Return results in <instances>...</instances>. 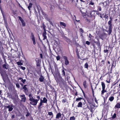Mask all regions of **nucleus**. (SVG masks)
Here are the masks:
<instances>
[{"mask_svg":"<svg viewBox=\"0 0 120 120\" xmlns=\"http://www.w3.org/2000/svg\"><path fill=\"white\" fill-rule=\"evenodd\" d=\"M37 99H35L34 98L32 99H30V103L33 105H36L38 101L39 100L40 97L39 96H38L37 97Z\"/></svg>","mask_w":120,"mask_h":120,"instance_id":"nucleus-1","label":"nucleus"},{"mask_svg":"<svg viewBox=\"0 0 120 120\" xmlns=\"http://www.w3.org/2000/svg\"><path fill=\"white\" fill-rule=\"evenodd\" d=\"M5 63L3 65V67L4 69H8L9 68V65L7 63L6 60H4Z\"/></svg>","mask_w":120,"mask_h":120,"instance_id":"nucleus-2","label":"nucleus"},{"mask_svg":"<svg viewBox=\"0 0 120 120\" xmlns=\"http://www.w3.org/2000/svg\"><path fill=\"white\" fill-rule=\"evenodd\" d=\"M43 102H42V100L41 99L40 100V102L39 104V105L38 106V109L40 111L41 109V108H42L43 106L42 105H43Z\"/></svg>","mask_w":120,"mask_h":120,"instance_id":"nucleus-3","label":"nucleus"},{"mask_svg":"<svg viewBox=\"0 0 120 120\" xmlns=\"http://www.w3.org/2000/svg\"><path fill=\"white\" fill-rule=\"evenodd\" d=\"M30 38L32 41L33 42V44L34 45H35L36 44V43L34 35L32 33L31 34Z\"/></svg>","mask_w":120,"mask_h":120,"instance_id":"nucleus-4","label":"nucleus"},{"mask_svg":"<svg viewBox=\"0 0 120 120\" xmlns=\"http://www.w3.org/2000/svg\"><path fill=\"white\" fill-rule=\"evenodd\" d=\"M21 98V101L23 102H25L26 100V98L25 95L23 94L20 95Z\"/></svg>","mask_w":120,"mask_h":120,"instance_id":"nucleus-5","label":"nucleus"},{"mask_svg":"<svg viewBox=\"0 0 120 120\" xmlns=\"http://www.w3.org/2000/svg\"><path fill=\"white\" fill-rule=\"evenodd\" d=\"M63 57L64 60L65 64L66 65L68 64L69 63V62L68 59L67 57L65 56H64Z\"/></svg>","mask_w":120,"mask_h":120,"instance_id":"nucleus-6","label":"nucleus"},{"mask_svg":"<svg viewBox=\"0 0 120 120\" xmlns=\"http://www.w3.org/2000/svg\"><path fill=\"white\" fill-rule=\"evenodd\" d=\"M13 105H12L11 104L10 105H8L6 107V108L9 109L8 111H11L13 109Z\"/></svg>","mask_w":120,"mask_h":120,"instance_id":"nucleus-7","label":"nucleus"},{"mask_svg":"<svg viewBox=\"0 0 120 120\" xmlns=\"http://www.w3.org/2000/svg\"><path fill=\"white\" fill-rule=\"evenodd\" d=\"M43 14L44 16V17L45 19L47 21H49V22H51V21L50 20V19L48 17V16L46 14L44 13H43Z\"/></svg>","mask_w":120,"mask_h":120,"instance_id":"nucleus-8","label":"nucleus"},{"mask_svg":"<svg viewBox=\"0 0 120 120\" xmlns=\"http://www.w3.org/2000/svg\"><path fill=\"white\" fill-rule=\"evenodd\" d=\"M55 49H57V51L58 52H60L61 51L60 46L59 45H56Z\"/></svg>","mask_w":120,"mask_h":120,"instance_id":"nucleus-9","label":"nucleus"},{"mask_svg":"<svg viewBox=\"0 0 120 120\" xmlns=\"http://www.w3.org/2000/svg\"><path fill=\"white\" fill-rule=\"evenodd\" d=\"M61 116V114L60 112H58L56 115V118L58 119L60 118Z\"/></svg>","mask_w":120,"mask_h":120,"instance_id":"nucleus-10","label":"nucleus"},{"mask_svg":"<svg viewBox=\"0 0 120 120\" xmlns=\"http://www.w3.org/2000/svg\"><path fill=\"white\" fill-rule=\"evenodd\" d=\"M35 60L36 61L37 66H40V64L39 63L40 60L36 58L35 59Z\"/></svg>","mask_w":120,"mask_h":120,"instance_id":"nucleus-11","label":"nucleus"},{"mask_svg":"<svg viewBox=\"0 0 120 120\" xmlns=\"http://www.w3.org/2000/svg\"><path fill=\"white\" fill-rule=\"evenodd\" d=\"M44 78L42 75H41L39 78V81L41 82H43L44 81Z\"/></svg>","mask_w":120,"mask_h":120,"instance_id":"nucleus-12","label":"nucleus"},{"mask_svg":"<svg viewBox=\"0 0 120 120\" xmlns=\"http://www.w3.org/2000/svg\"><path fill=\"white\" fill-rule=\"evenodd\" d=\"M60 25L64 27H66V24L64 22H60Z\"/></svg>","mask_w":120,"mask_h":120,"instance_id":"nucleus-13","label":"nucleus"},{"mask_svg":"<svg viewBox=\"0 0 120 120\" xmlns=\"http://www.w3.org/2000/svg\"><path fill=\"white\" fill-rule=\"evenodd\" d=\"M47 101V100L45 98H44L43 100H42V102L44 103H46Z\"/></svg>","mask_w":120,"mask_h":120,"instance_id":"nucleus-14","label":"nucleus"},{"mask_svg":"<svg viewBox=\"0 0 120 120\" xmlns=\"http://www.w3.org/2000/svg\"><path fill=\"white\" fill-rule=\"evenodd\" d=\"M109 35L111 32L112 29V26H109Z\"/></svg>","mask_w":120,"mask_h":120,"instance_id":"nucleus-15","label":"nucleus"},{"mask_svg":"<svg viewBox=\"0 0 120 120\" xmlns=\"http://www.w3.org/2000/svg\"><path fill=\"white\" fill-rule=\"evenodd\" d=\"M82 102H80L78 104V105H77V107H82Z\"/></svg>","mask_w":120,"mask_h":120,"instance_id":"nucleus-16","label":"nucleus"},{"mask_svg":"<svg viewBox=\"0 0 120 120\" xmlns=\"http://www.w3.org/2000/svg\"><path fill=\"white\" fill-rule=\"evenodd\" d=\"M23 89L24 90V92L26 94V95H27L26 93V91H28V90H27V88L26 87L23 86Z\"/></svg>","mask_w":120,"mask_h":120,"instance_id":"nucleus-17","label":"nucleus"},{"mask_svg":"<svg viewBox=\"0 0 120 120\" xmlns=\"http://www.w3.org/2000/svg\"><path fill=\"white\" fill-rule=\"evenodd\" d=\"M101 86L102 87V90L105 89V83L103 82H101Z\"/></svg>","mask_w":120,"mask_h":120,"instance_id":"nucleus-18","label":"nucleus"},{"mask_svg":"<svg viewBox=\"0 0 120 120\" xmlns=\"http://www.w3.org/2000/svg\"><path fill=\"white\" fill-rule=\"evenodd\" d=\"M114 98L113 96L110 97L109 98V100L110 101H112L114 100Z\"/></svg>","mask_w":120,"mask_h":120,"instance_id":"nucleus-19","label":"nucleus"},{"mask_svg":"<svg viewBox=\"0 0 120 120\" xmlns=\"http://www.w3.org/2000/svg\"><path fill=\"white\" fill-rule=\"evenodd\" d=\"M115 107L118 108H120V103H118L116 104L115 106Z\"/></svg>","mask_w":120,"mask_h":120,"instance_id":"nucleus-20","label":"nucleus"},{"mask_svg":"<svg viewBox=\"0 0 120 120\" xmlns=\"http://www.w3.org/2000/svg\"><path fill=\"white\" fill-rule=\"evenodd\" d=\"M32 4L31 3H30L29 4V6L28 7V9L30 10V8H31L32 7Z\"/></svg>","mask_w":120,"mask_h":120,"instance_id":"nucleus-21","label":"nucleus"},{"mask_svg":"<svg viewBox=\"0 0 120 120\" xmlns=\"http://www.w3.org/2000/svg\"><path fill=\"white\" fill-rule=\"evenodd\" d=\"M83 85L85 88H86L87 87V86L86 84V81H84L83 82Z\"/></svg>","mask_w":120,"mask_h":120,"instance_id":"nucleus-22","label":"nucleus"},{"mask_svg":"<svg viewBox=\"0 0 120 120\" xmlns=\"http://www.w3.org/2000/svg\"><path fill=\"white\" fill-rule=\"evenodd\" d=\"M28 96L29 98V100L30 101V99H32L34 98L31 94H29L28 95Z\"/></svg>","mask_w":120,"mask_h":120,"instance_id":"nucleus-23","label":"nucleus"},{"mask_svg":"<svg viewBox=\"0 0 120 120\" xmlns=\"http://www.w3.org/2000/svg\"><path fill=\"white\" fill-rule=\"evenodd\" d=\"M105 90V89H104L102 90L101 93V94H103L104 93L106 92V90Z\"/></svg>","mask_w":120,"mask_h":120,"instance_id":"nucleus-24","label":"nucleus"},{"mask_svg":"<svg viewBox=\"0 0 120 120\" xmlns=\"http://www.w3.org/2000/svg\"><path fill=\"white\" fill-rule=\"evenodd\" d=\"M48 114L50 116H52V117L53 116V114L52 112H48Z\"/></svg>","mask_w":120,"mask_h":120,"instance_id":"nucleus-25","label":"nucleus"},{"mask_svg":"<svg viewBox=\"0 0 120 120\" xmlns=\"http://www.w3.org/2000/svg\"><path fill=\"white\" fill-rule=\"evenodd\" d=\"M17 65H22V63L21 62H17Z\"/></svg>","mask_w":120,"mask_h":120,"instance_id":"nucleus-26","label":"nucleus"},{"mask_svg":"<svg viewBox=\"0 0 120 120\" xmlns=\"http://www.w3.org/2000/svg\"><path fill=\"white\" fill-rule=\"evenodd\" d=\"M46 30L44 31V32L43 33V36H46Z\"/></svg>","mask_w":120,"mask_h":120,"instance_id":"nucleus-27","label":"nucleus"},{"mask_svg":"<svg viewBox=\"0 0 120 120\" xmlns=\"http://www.w3.org/2000/svg\"><path fill=\"white\" fill-rule=\"evenodd\" d=\"M42 25L43 28V29L44 30V31L46 30V29L45 28V25H44V23H43Z\"/></svg>","mask_w":120,"mask_h":120,"instance_id":"nucleus-28","label":"nucleus"},{"mask_svg":"<svg viewBox=\"0 0 120 120\" xmlns=\"http://www.w3.org/2000/svg\"><path fill=\"white\" fill-rule=\"evenodd\" d=\"M59 45L58 43L56 41H55L54 42V46H56V45Z\"/></svg>","mask_w":120,"mask_h":120,"instance_id":"nucleus-29","label":"nucleus"},{"mask_svg":"<svg viewBox=\"0 0 120 120\" xmlns=\"http://www.w3.org/2000/svg\"><path fill=\"white\" fill-rule=\"evenodd\" d=\"M75 118L74 116L71 117L70 118V120H75Z\"/></svg>","mask_w":120,"mask_h":120,"instance_id":"nucleus-30","label":"nucleus"},{"mask_svg":"<svg viewBox=\"0 0 120 120\" xmlns=\"http://www.w3.org/2000/svg\"><path fill=\"white\" fill-rule=\"evenodd\" d=\"M18 17L19 20L21 21V22H22V21H24L23 19L21 17L19 16Z\"/></svg>","mask_w":120,"mask_h":120,"instance_id":"nucleus-31","label":"nucleus"},{"mask_svg":"<svg viewBox=\"0 0 120 120\" xmlns=\"http://www.w3.org/2000/svg\"><path fill=\"white\" fill-rule=\"evenodd\" d=\"M21 22L22 23V26H25L26 24L24 21H22V22Z\"/></svg>","mask_w":120,"mask_h":120,"instance_id":"nucleus-32","label":"nucleus"},{"mask_svg":"<svg viewBox=\"0 0 120 120\" xmlns=\"http://www.w3.org/2000/svg\"><path fill=\"white\" fill-rule=\"evenodd\" d=\"M2 15H3V18H4V22H5V23L6 22H7V21H6V19L5 18V16H4V14H2Z\"/></svg>","mask_w":120,"mask_h":120,"instance_id":"nucleus-33","label":"nucleus"},{"mask_svg":"<svg viewBox=\"0 0 120 120\" xmlns=\"http://www.w3.org/2000/svg\"><path fill=\"white\" fill-rule=\"evenodd\" d=\"M108 24L109 25V26H112V24L111 20H109L108 22Z\"/></svg>","mask_w":120,"mask_h":120,"instance_id":"nucleus-34","label":"nucleus"},{"mask_svg":"<svg viewBox=\"0 0 120 120\" xmlns=\"http://www.w3.org/2000/svg\"><path fill=\"white\" fill-rule=\"evenodd\" d=\"M82 98H79L76 99V101H79L82 99Z\"/></svg>","mask_w":120,"mask_h":120,"instance_id":"nucleus-35","label":"nucleus"},{"mask_svg":"<svg viewBox=\"0 0 120 120\" xmlns=\"http://www.w3.org/2000/svg\"><path fill=\"white\" fill-rule=\"evenodd\" d=\"M62 72L63 73L62 75H63V76H64L65 75V73L64 72V70H62Z\"/></svg>","mask_w":120,"mask_h":120,"instance_id":"nucleus-36","label":"nucleus"},{"mask_svg":"<svg viewBox=\"0 0 120 120\" xmlns=\"http://www.w3.org/2000/svg\"><path fill=\"white\" fill-rule=\"evenodd\" d=\"M85 68H87L88 67V65L87 63H86L85 65Z\"/></svg>","mask_w":120,"mask_h":120,"instance_id":"nucleus-37","label":"nucleus"},{"mask_svg":"<svg viewBox=\"0 0 120 120\" xmlns=\"http://www.w3.org/2000/svg\"><path fill=\"white\" fill-rule=\"evenodd\" d=\"M116 114L115 113H114L112 117V118L113 119L115 118L116 117Z\"/></svg>","mask_w":120,"mask_h":120,"instance_id":"nucleus-38","label":"nucleus"},{"mask_svg":"<svg viewBox=\"0 0 120 120\" xmlns=\"http://www.w3.org/2000/svg\"><path fill=\"white\" fill-rule=\"evenodd\" d=\"M21 81L22 82H23V83L24 84L25 83V82L26 81V80L25 79H23L22 80H21Z\"/></svg>","mask_w":120,"mask_h":120,"instance_id":"nucleus-39","label":"nucleus"},{"mask_svg":"<svg viewBox=\"0 0 120 120\" xmlns=\"http://www.w3.org/2000/svg\"><path fill=\"white\" fill-rule=\"evenodd\" d=\"M56 59L57 60H58L60 59V57L59 56H57L56 57Z\"/></svg>","mask_w":120,"mask_h":120,"instance_id":"nucleus-40","label":"nucleus"},{"mask_svg":"<svg viewBox=\"0 0 120 120\" xmlns=\"http://www.w3.org/2000/svg\"><path fill=\"white\" fill-rule=\"evenodd\" d=\"M86 44L88 45H89L90 44V42L88 41H86Z\"/></svg>","mask_w":120,"mask_h":120,"instance_id":"nucleus-41","label":"nucleus"},{"mask_svg":"<svg viewBox=\"0 0 120 120\" xmlns=\"http://www.w3.org/2000/svg\"><path fill=\"white\" fill-rule=\"evenodd\" d=\"M16 86L18 88H19L20 86L19 83H17L16 84Z\"/></svg>","mask_w":120,"mask_h":120,"instance_id":"nucleus-42","label":"nucleus"},{"mask_svg":"<svg viewBox=\"0 0 120 120\" xmlns=\"http://www.w3.org/2000/svg\"><path fill=\"white\" fill-rule=\"evenodd\" d=\"M21 68L22 69V70H24L26 68L25 67L21 66Z\"/></svg>","mask_w":120,"mask_h":120,"instance_id":"nucleus-43","label":"nucleus"},{"mask_svg":"<svg viewBox=\"0 0 120 120\" xmlns=\"http://www.w3.org/2000/svg\"><path fill=\"white\" fill-rule=\"evenodd\" d=\"M91 89L92 90V93H93V95H94V90L93 89V87L92 86H91Z\"/></svg>","mask_w":120,"mask_h":120,"instance_id":"nucleus-44","label":"nucleus"},{"mask_svg":"<svg viewBox=\"0 0 120 120\" xmlns=\"http://www.w3.org/2000/svg\"><path fill=\"white\" fill-rule=\"evenodd\" d=\"M66 101V100L65 99H63L62 100V102L63 103H65Z\"/></svg>","mask_w":120,"mask_h":120,"instance_id":"nucleus-45","label":"nucleus"},{"mask_svg":"<svg viewBox=\"0 0 120 120\" xmlns=\"http://www.w3.org/2000/svg\"><path fill=\"white\" fill-rule=\"evenodd\" d=\"M80 12L83 15V16L85 15V14L84 12H83L81 11H80Z\"/></svg>","mask_w":120,"mask_h":120,"instance_id":"nucleus-46","label":"nucleus"},{"mask_svg":"<svg viewBox=\"0 0 120 120\" xmlns=\"http://www.w3.org/2000/svg\"><path fill=\"white\" fill-rule=\"evenodd\" d=\"M90 4L92 5H94V3H93L92 2H91V1L90 3L89 4Z\"/></svg>","mask_w":120,"mask_h":120,"instance_id":"nucleus-47","label":"nucleus"},{"mask_svg":"<svg viewBox=\"0 0 120 120\" xmlns=\"http://www.w3.org/2000/svg\"><path fill=\"white\" fill-rule=\"evenodd\" d=\"M98 9L100 11H101V8L100 6H99L98 7Z\"/></svg>","mask_w":120,"mask_h":120,"instance_id":"nucleus-48","label":"nucleus"},{"mask_svg":"<svg viewBox=\"0 0 120 120\" xmlns=\"http://www.w3.org/2000/svg\"><path fill=\"white\" fill-rule=\"evenodd\" d=\"M92 36L91 35V34H89V38H90V39H91V38L92 37Z\"/></svg>","mask_w":120,"mask_h":120,"instance_id":"nucleus-49","label":"nucleus"},{"mask_svg":"<svg viewBox=\"0 0 120 120\" xmlns=\"http://www.w3.org/2000/svg\"><path fill=\"white\" fill-rule=\"evenodd\" d=\"M80 31L82 33H83L84 32L83 30L81 28L80 29Z\"/></svg>","mask_w":120,"mask_h":120,"instance_id":"nucleus-50","label":"nucleus"},{"mask_svg":"<svg viewBox=\"0 0 120 120\" xmlns=\"http://www.w3.org/2000/svg\"><path fill=\"white\" fill-rule=\"evenodd\" d=\"M44 37V38L43 39V40H45L47 38V37L46 36H43Z\"/></svg>","mask_w":120,"mask_h":120,"instance_id":"nucleus-51","label":"nucleus"},{"mask_svg":"<svg viewBox=\"0 0 120 120\" xmlns=\"http://www.w3.org/2000/svg\"><path fill=\"white\" fill-rule=\"evenodd\" d=\"M95 102H96V103H97L98 104V101H97V99L96 98H95Z\"/></svg>","mask_w":120,"mask_h":120,"instance_id":"nucleus-52","label":"nucleus"},{"mask_svg":"<svg viewBox=\"0 0 120 120\" xmlns=\"http://www.w3.org/2000/svg\"><path fill=\"white\" fill-rule=\"evenodd\" d=\"M108 50L106 49V50H104V52L106 53V52H108Z\"/></svg>","mask_w":120,"mask_h":120,"instance_id":"nucleus-53","label":"nucleus"},{"mask_svg":"<svg viewBox=\"0 0 120 120\" xmlns=\"http://www.w3.org/2000/svg\"><path fill=\"white\" fill-rule=\"evenodd\" d=\"M110 79H109V81H107V80H106V82H107V83H109L110 82Z\"/></svg>","mask_w":120,"mask_h":120,"instance_id":"nucleus-54","label":"nucleus"},{"mask_svg":"<svg viewBox=\"0 0 120 120\" xmlns=\"http://www.w3.org/2000/svg\"><path fill=\"white\" fill-rule=\"evenodd\" d=\"M40 57L41 58H42V54H40Z\"/></svg>","mask_w":120,"mask_h":120,"instance_id":"nucleus-55","label":"nucleus"},{"mask_svg":"<svg viewBox=\"0 0 120 120\" xmlns=\"http://www.w3.org/2000/svg\"><path fill=\"white\" fill-rule=\"evenodd\" d=\"M29 115H30V114L29 113H27V114L26 115V116H29Z\"/></svg>","mask_w":120,"mask_h":120,"instance_id":"nucleus-56","label":"nucleus"},{"mask_svg":"<svg viewBox=\"0 0 120 120\" xmlns=\"http://www.w3.org/2000/svg\"><path fill=\"white\" fill-rule=\"evenodd\" d=\"M19 80H22L23 79L21 78V77H19Z\"/></svg>","mask_w":120,"mask_h":120,"instance_id":"nucleus-57","label":"nucleus"},{"mask_svg":"<svg viewBox=\"0 0 120 120\" xmlns=\"http://www.w3.org/2000/svg\"><path fill=\"white\" fill-rule=\"evenodd\" d=\"M50 23V24H51L52 25V23L51 21V22Z\"/></svg>","mask_w":120,"mask_h":120,"instance_id":"nucleus-58","label":"nucleus"},{"mask_svg":"<svg viewBox=\"0 0 120 120\" xmlns=\"http://www.w3.org/2000/svg\"><path fill=\"white\" fill-rule=\"evenodd\" d=\"M1 90H0V94H1Z\"/></svg>","mask_w":120,"mask_h":120,"instance_id":"nucleus-59","label":"nucleus"},{"mask_svg":"<svg viewBox=\"0 0 120 120\" xmlns=\"http://www.w3.org/2000/svg\"><path fill=\"white\" fill-rule=\"evenodd\" d=\"M80 1H81V2H84V1H83V0H80Z\"/></svg>","mask_w":120,"mask_h":120,"instance_id":"nucleus-60","label":"nucleus"},{"mask_svg":"<svg viewBox=\"0 0 120 120\" xmlns=\"http://www.w3.org/2000/svg\"><path fill=\"white\" fill-rule=\"evenodd\" d=\"M110 20H111H111H112V18H111V17L110 18Z\"/></svg>","mask_w":120,"mask_h":120,"instance_id":"nucleus-61","label":"nucleus"},{"mask_svg":"<svg viewBox=\"0 0 120 120\" xmlns=\"http://www.w3.org/2000/svg\"><path fill=\"white\" fill-rule=\"evenodd\" d=\"M27 86V85H25L24 86L26 87V86Z\"/></svg>","mask_w":120,"mask_h":120,"instance_id":"nucleus-62","label":"nucleus"},{"mask_svg":"<svg viewBox=\"0 0 120 120\" xmlns=\"http://www.w3.org/2000/svg\"><path fill=\"white\" fill-rule=\"evenodd\" d=\"M1 0H0V4H1Z\"/></svg>","mask_w":120,"mask_h":120,"instance_id":"nucleus-63","label":"nucleus"},{"mask_svg":"<svg viewBox=\"0 0 120 120\" xmlns=\"http://www.w3.org/2000/svg\"><path fill=\"white\" fill-rule=\"evenodd\" d=\"M108 63H109V64H110V63L109 62V61H108Z\"/></svg>","mask_w":120,"mask_h":120,"instance_id":"nucleus-64","label":"nucleus"}]
</instances>
